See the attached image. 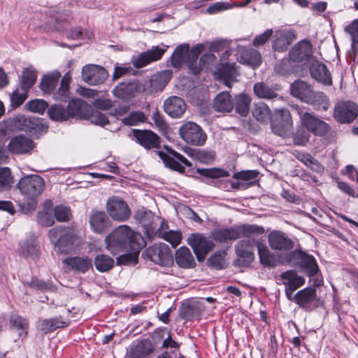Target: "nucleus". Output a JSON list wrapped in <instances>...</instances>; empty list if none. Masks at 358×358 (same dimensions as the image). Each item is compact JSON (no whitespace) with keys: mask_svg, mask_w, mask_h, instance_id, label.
Masks as SVG:
<instances>
[{"mask_svg":"<svg viewBox=\"0 0 358 358\" xmlns=\"http://www.w3.org/2000/svg\"><path fill=\"white\" fill-rule=\"evenodd\" d=\"M358 116V105L353 101L337 103L334 107V117L339 123H350Z\"/></svg>","mask_w":358,"mask_h":358,"instance_id":"10","label":"nucleus"},{"mask_svg":"<svg viewBox=\"0 0 358 358\" xmlns=\"http://www.w3.org/2000/svg\"><path fill=\"white\" fill-rule=\"evenodd\" d=\"M225 257V252H216L208 259V263L212 267L216 269H221L224 266Z\"/></svg>","mask_w":358,"mask_h":358,"instance_id":"55","label":"nucleus"},{"mask_svg":"<svg viewBox=\"0 0 358 358\" xmlns=\"http://www.w3.org/2000/svg\"><path fill=\"white\" fill-rule=\"evenodd\" d=\"M37 221L43 227H50L54 224V218L45 211L38 213Z\"/></svg>","mask_w":358,"mask_h":358,"instance_id":"61","label":"nucleus"},{"mask_svg":"<svg viewBox=\"0 0 358 358\" xmlns=\"http://www.w3.org/2000/svg\"><path fill=\"white\" fill-rule=\"evenodd\" d=\"M187 243L192 248L199 262L203 261L207 253L214 247L211 241L200 234H191L187 238Z\"/></svg>","mask_w":358,"mask_h":358,"instance_id":"14","label":"nucleus"},{"mask_svg":"<svg viewBox=\"0 0 358 358\" xmlns=\"http://www.w3.org/2000/svg\"><path fill=\"white\" fill-rule=\"evenodd\" d=\"M114 264V260L106 255H97L94 259V265L96 269L101 272L109 271Z\"/></svg>","mask_w":358,"mask_h":358,"instance_id":"47","label":"nucleus"},{"mask_svg":"<svg viewBox=\"0 0 358 358\" xmlns=\"http://www.w3.org/2000/svg\"><path fill=\"white\" fill-rule=\"evenodd\" d=\"M110 221L103 211L96 212L91 216V230L94 233L105 232L110 227Z\"/></svg>","mask_w":358,"mask_h":358,"instance_id":"30","label":"nucleus"},{"mask_svg":"<svg viewBox=\"0 0 358 358\" xmlns=\"http://www.w3.org/2000/svg\"><path fill=\"white\" fill-rule=\"evenodd\" d=\"M291 94L293 96L296 97L304 102H307L310 99L313 90L310 85L307 83L299 80H296L291 85Z\"/></svg>","mask_w":358,"mask_h":358,"instance_id":"31","label":"nucleus"},{"mask_svg":"<svg viewBox=\"0 0 358 358\" xmlns=\"http://www.w3.org/2000/svg\"><path fill=\"white\" fill-rule=\"evenodd\" d=\"M259 174V172L255 170L242 171L236 173L234 178L238 180H250L255 179Z\"/></svg>","mask_w":358,"mask_h":358,"instance_id":"64","label":"nucleus"},{"mask_svg":"<svg viewBox=\"0 0 358 358\" xmlns=\"http://www.w3.org/2000/svg\"><path fill=\"white\" fill-rule=\"evenodd\" d=\"M204 49L205 46L203 44L199 43L194 46L190 51L189 50L187 54V64L189 70L194 75L199 74L201 71V66H198L197 64V58Z\"/></svg>","mask_w":358,"mask_h":358,"instance_id":"34","label":"nucleus"},{"mask_svg":"<svg viewBox=\"0 0 358 358\" xmlns=\"http://www.w3.org/2000/svg\"><path fill=\"white\" fill-rule=\"evenodd\" d=\"M35 148V143L31 138L20 134L13 137L6 146L7 152L15 155L30 154Z\"/></svg>","mask_w":358,"mask_h":358,"instance_id":"15","label":"nucleus"},{"mask_svg":"<svg viewBox=\"0 0 358 358\" xmlns=\"http://www.w3.org/2000/svg\"><path fill=\"white\" fill-rule=\"evenodd\" d=\"M48 236L57 252L67 254L79 246L83 240L73 227L57 226L49 230Z\"/></svg>","mask_w":358,"mask_h":358,"instance_id":"2","label":"nucleus"},{"mask_svg":"<svg viewBox=\"0 0 358 358\" xmlns=\"http://www.w3.org/2000/svg\"><path fill=\"white\" fill-rule=\"evenodd\" d=\"M108 77V71L102 66L91 64V85H100Z\"/></svg>","mask_w":358,"mask_h":358,"instance_id":"44","label":"nucleus"},{"mask_svg":"<svg viewBox=\"0 0 358 358\" xmlns=\"http://www.w3.org/2000/svg\"><path fill=\"white\" fill-rule=\"evenodd\" d=\"M252 115L257 121L265 122L271 119V110L265 103L259 102L254 105Z\"/></svg>","mask_w":358,"mask_h":358,"instance_id":"43","label":"nucleus"},{"mask_svg":"<svg viewBox=\"0 0 358 358\" xmlns=\"http://www.w3.org/2000/svg\"><path fill=\"white\" fill-rule=\"evenodd\" d=\"M113 94L119 99H128L135 96L136 88L133 83L123 82L113 90Z\"/></svg>","mask_w":358,"mask_h":358,"instance_id":"38","label":"nucleus"},{"mask_svg":"<svg viewBox=\"0 0 358 358\" xmlns=\"http://www.w3.org/2000/svg\"><path fill=\"white\" fill-rule=\"evenodd\" d=\"M180 134L187 143L196 146L204 145L207 138L201 127L192 122L184 124L180 128Z\"/></svg>","mask_w":358,"mask_h":358,"instance_id":"7","label":"nucleus"},{"mask_svg":"<svg viewBox=\"0 0 358 358\" xmlns=\"http://www.w3.org/2000/svg\"><path fill=\"white\" fill-rule=\"evenodd\" d=\"M109 122L107 117L99 111H94L91 113V123L104 126L108 124Z\"/></svg>","mask_w":358,"mask_h":358,"instance_id":"63","label":"nucleus"},{"mask_svg":"<svg viewBox=\"0 0 358 358\" xmlns=\"http://www.w3.org/2000/svg\"><path fill=\"white\" fill-rule=\"evenodd\" d=\"M280 90L278 85H270L264 82H259L254 85V94L260 99H273L278 96Z\"/></svg>","mask_w":358,"mask_h":358,"instance_id":"29","label":"nucleus"},{"mask_svg":"<svg viewBox=\"0 0 358 358\" xmlns=\"http://www.w3.org/2000/svg\"><path fill=\"white\" fill-rule=\"evenodd\" d=\"M28 92L23 91L19 93L18 90H14L10 94V106L12 108L15 109L21 106L27 99Z\"/></svg>","mask_w":358,"mask_h":358,"instance_id":"57","label":"nucleus"},{"mask_svg":"<svg viewBox=\"0 0 358 358\" xmlns=\"http://www.w3.org/2000/svg\"><path fill=\"white\" fill-rule=\"evenodd\" d=\"M310 132L304 127L297 129L294 137L293 142L296 145H305L310 138Z\"/></svg>","mask_w":358,"mask_h":358,"instance_id":"53","label":"nucleus"},{"mask_svg":"<svg viewBox=\"0 0 358 358\" xmlns=\"http://www.w3.org/2000/svg\"><path fill=\"white\" fill-rule=\"evenodd\" d=\"M157 233L159 237L170 243L173 248L179 245L182 239L181 233L178 231L169 230L163 231L162 230H159Z\"/></svg>","mask_w":358,"mask_h":358,"instance_id":"48","label":"nucleus"},{"mask_svg":"<svg viewBox=\"0 0 358 358\" xmlns=\"http://www.w3.org/2000/svg\"><path fill=\"white\" fill-rule=\"evenodd\" d=\"M238 61L241 64L256 69L262 63V56L256 50L252 48H244L240 50Z\"/></svg>","mask_w":358,"mask_h":358,"instance_id":"28","label":"nucleus"},{"mask_svg":"<svg viewBox=\"0 0 358 358\" xmlns=\"http://www.w3.org/2000/svg\"><path fill=\"white\" fill-rule=\"evenodd\" d=\"M290 42V37L287 33L279 32L277 38L273 41V48L275 50L283 51Z\"/></svg>","mask_w":358,"mask_h":358,"instance_id":"52","label":"nucleus"},{"mask_svg":"<svg viewBox=\"0 0 358 358\" xmlns=\"http://www.w3.org/2000/svg\"><path fill=\"white\" fill-rule=\"evenodd\" d=\"M189 45L187 43L178 45L171 57V65L180 68L185 62L187 63Z\"/></svg>","mask_w":358,"mask_h":358,"instance_id":"37","label":"nucleus"},{"mask_svg":"<svg viewBox=\"0 0 358 358\" xmlns=\"http://www.w3.org/2000/svg\"><path fill=\"white\" fill-rule=\"evenodd\" d=\"M198 172L203 176L210 178H220L229 176V173L224 170H209V169H198Z\"/></svg>","mask_w":358,"mask_h":358,"instance_id":"62","label":"nucleus"},{"mask_svg":"<svg viewBox=\"0 0 358 358\" xmlns=\"http://www.w3.org/2000/svg\"><path fill=\"white\" fill-rule=\"evenodd\" d=\"M158 155L162 159L166 166L179 173L185 172V168L180 164V162L187 166H191V163L180 153L171 150L169 154L159 151Z\"/></svg>","mask_w":358,"mask_h":358,"instance_id":"19","label":"nucleus"},{"mask_svg":"<svg viewBox=\"0 0 358 358\" xmlns=\"http://www.w3.org/2000/svg\"><path fill=\"white\" fill-rule=\"evenodd\" d=\"M317 299L316 289L314 287H306L293 294L291 296V299L289 300L294 301L306 311H310L313 310L314 306H316L315 304L317 303Z\"/></svg>","mask_w":358,"mask_h":358,"instance_id":"17","label":"nucleus"},{"mask_svg":"<svg viewBox=\"0 0 358 358\" xmlns=\"http://www.w3.org/2000/svg\"><path fill=\"white\" fill-rule=\"evenodd\" d=\"M251 103L250 97L245 94H240L236 96L235 110L240 115L245 117L249 113V108Z\"/></svg>","mask_w":358,"mask_h":358,"instance_id":"42","label":"nucleus"},{"mask_svg":"<svg viewBox=\"0 0 358 358\" xmlns=\"http://www.w3.org/2000/svg\"><path fill=\"white\" fill-rule=\"evenodd\" d=\"M48 107V103L43 99L31 100L24 105V108L27 110L39 114H43Z\"/></svg>","mask_w":358,"mask_h":358,"instance_id":"50","label":"nucleus"},{"mask_svg":"<svg viewBox=\"0 0 358 358\" xmlns=\"http://www.w3.org/2000/svg\"><path fill=\"white\" fill-rule=\"evenodd\" d=\"M313 50L311 43L303 40L296 44L289 53V59L294 62H303L308 61L312 56Z\"/></svg>","mask_w":358,"mask_h":358,"instance_id":"21","label":"nucleus"},{"mask_svg":"<svg viewBox=\"0 0 358 358\" xmlns=\"http://www.w3.org/2000/svg\"><path fill=\"white\" fill-rule=\"evenodd\" d=\"M213 108L217 112H230L234 108V102L229 92H222L214 99Z\"/></svg>","mask_w":358,"mask_h":358,"instance_id":"32","label":"nucleus"},{"mask_svg":"<svg viewBox=\"0 0 358 358\" xmlns=\"http://www.w3.org/2000/svg\"><path fill=\"white\" fill-rule=\"evenodd\" d=\"M296 110L299 116L301 126L310 133L320 137L328 133L329 130V124L319 117L300 108H296Z\"/></svg>","mask_w":358,"mask_h":358,"instance_id":"5","label":"nucleus"},{"mask_svg":"<svg viewBox=\"0 0 358 358\" xmlns=\"http://www.w3.org/2000/svg\"><path fill=\"white\" fill-rule=\"evenodd\" d=\"M270 247L275 250H289L293 248V241L282 231H273L268 234Z\"/></svg>","mask_w":358,"mask_h":358,"instance_id":"22","label":"nucleus"},{"mask_svg":"<svg viewBox=\"0 0 358 358\" xmlns=\"http://www.w3.org/2000/svg\"><path fill=\"white\" fill-rule=\"evenodd\" d=\"M55 217L59 222H67L70 220L71 212L69 207L59 205L55 208Z\"/></svg>","mask_w":358,"mask_h":358,"instance_id":"56","label":"nucleus"},{"mask_svg":"<svg viewBox=\"0 0 358 358\" xmlns=\"http://www.w3.org/2000/svg\"><path fill=\"white\" fill-rule=\"evenodd\" d=\"M10 322L11 327L19 331L18 334L20 336H26L27 334L28 322L25 318L19 315H13L10 317Z\"/></svg>","mask_w":358,"mask_h":358,"instance_id":"46","label":"nucleus"},{"mask_svg":"<svg viewBox=\"0 0 358 358\" xmlns=\"http://www.w3.org/2000/svg\"><path fill=\"white\" fill-rule=\"evenodd\" d=\"M61 73L59 71H54L44 75L40 83V88L44 93L52 92L58 85Z\"/></svg>","mask_w":358,"mask_h":358,"instance_id":"36","label":"nucleus"},{"mask_svg":"<svg viewBox=\"0 0 358 358\" xmlns=\"http://www.w3.org/2000/svg\"><path fill=\"white\" fill-rule=\"evenodd\" d=\"M177 264L184 268H192L196 265L194 257L187 247H180L176 252Z\"/></svg>","mask_w":358,"mask_h":358,"instance_id":"33","label":"nucleus"},{"mask_svg":"<svg viewBox=\"0 0 358 358\" xmlns=\"http://www.w3.org/2000/svg\"><path fill=\"white\" fill-rule=\"evenodd\" d=\"M276 117L271 121L272 131L280 136L285 137L293 127L290 112L287 109L278 110Z\"/></svg>","mask_w":358,"mask_h":358,"instance_id":"12","label":"nucleus"},{"mask_svg":"<svg viewBox=\"0 0 358 358\" xmlns=\"http://www.w3.org/2000/svg\"><path fill=\"white\" fill-rule=\"evenodd\" d=\"M13 176L9 168H0V190H6L13 184Z\"/></svg>","mask_w":358,"mask_h":358,"instance_id":"51","label":"nucleus"},{"mask_svg":"<svg viewBox=\"0 0 358 358\" xmlns=\"http://www.w3.org/2000/svg\"><path fill=\"white\" fill-rule=\"evenodd\" d=\"M264 231V229L262 227H259L257 225H246L243 227V235L248 238H255L253 236L254 234H262Z\"/></svg>","mask_w":358,"mask_h":358,"instance_id":"60","label":"nucleus"},{"mask_svg":"<svg viewBox=\"0 0 358 358\" xmlns=\"http://www.w3.org/2000/svg\"><path fill=\"white\" fill-rule=\"evenodd\" d=\"M37 80V71L33 66L24 69L20 80L22 91L28 92Z\"/></svg>","mask_w":358,"mask_h":358,"instance_id":"35","label":"nucleus"},{"mask_svg":"<svg viewBox=\"0 0 358 358\" xmlns=\"http://www.w3.org/2000/svg\"><path fill=\"white\" fill-rule=\"evenodd\" d=\"M17 253L20 257L36 262L41 255V246L35 236H29L18 243Z\"/></svg>","mask_w":358,"mask_h":358,"instance_id":"11","label":"nucleus"},{"mask_svg":"<svg viewBox=\"0 0 358 358\" xmlns=\"http://www.w3.org/2000/svg\"><path fill=\"white\" fill-rule=\"evenodd\" d=\"M232 8H234V6L228 2L218 1L208 6L206 9V12L208 14L212 15L220 11L231 9Z\"/></svg>","mask_w":358,"mask_h":358,"instance_id":"58","label":"nucleus"},{"mask_svg":"<svg viewBox=\"0 0 358 358\" xmlns=\"http://www.w3.org/2000/svg\"><path fill=\"white\" fill-rule=\"evenodd\" d=\"M145 255L152 262L162 266H169L173 262L171 251L165 243L154 244L146 249Z\"/></svg>","mask_w":358,"mask_h":358,"instance_id":"8","label":"nucleus"},{"mask_svg":"<svg viewBox=\"0 0 358 358\" xmlns=\"http://www.w3.org/2000/svg\"><path fill=\"white\" fill-rule=\"evenodd\" d=\"M273 33V29H268L264 33L255 36L252 41L253 45L255 47H259L264 45L269 40Z\"/></svg>","mask_w":358,"mask_h":358,"instance_id":"59","label":"nucleus"},{"mask_svg":"<svg viewBox=\"0 0 358 358\" xmlns=\"http://www.w3.org/2000/svg\"><path fill=\"white\" fill-rule=\"evenodd\" d=\"M238 75V73L234 63L222 64L217 68V71L215 72L216 78L222 81L229 87H231V83L236 80Z\"/></svg>","mask_w":358,"mask_h":358,"instance_id":"24","label":"nucleus"},{"mask_svg":"<svg viewBox=\"0 0 358 358\" xmlns=\"http://www.w3.org/2000/svg\"><path fill=\"white\" fill-rule=\"evenodd\" d=\"M192 158L203 164H208L214 159V155L208 152L199 149H190L187 152Z\"/></svg>","mask_w":358,"mask_h":358,"instance_id":"49","label":"nucleus"},{"mask_svg":"<svg viewBox=\"0 0 358 358\" xmlns=\"http://www.w3.org/2000/svg\"><path fill=\"white\" fill-rule=\"evenodd\" d=\"M257 250L262 265L270 268L275 266V257L265 244L259 241V243L257 245Z\"/></svg>","mask_w":358,"mask_h":358,"instance_id":"39","label":"nucleus"},{"mask_svg":"<svg viewBox=\"0 0 358 358\" xmlns=\"http://www.w3.org/2000/svg\"><path fill=\"white\" fill-rule=\"evenodd\" d=\"M308 104L317 106L324 110H327L329 106V101L327 96L321 92H313L310 99L306 102Z\"/></svg>","mask_w":358,"mask_h":358,"instance_id":"45","label":"nucleus"},{"mask_svg":"<svg viewBox=\"0 0 358 358\" xmlns=\"http://www.w3.org/2000/svg\"><path fill=\"white\" fill-rule=\"evenodd\" d=\"M259 241L256 238H248L239 241L235 245L237 258L234 264L237 266H247L255 259V248Z\"/></svg>","mask_w":358,"mask_h":358,"instance_id":"6","label":"nucleus"},{"mask_svg":"<svg viewBox=\"0 0 358 358\" xmlns=\"http://www.w3.org/2000/svg\"><path fill=\"white\" fill-rule=\"evenodd\" d=\"M310 73L311 77L317 82L324 85H332V78L329 69L326 65L319 61H315L311 64Z\"/></svg>","mask_w":358,"mask_h":358,"instance_id":"23","label":"nucleus"},{"mask_svg":"<svg viewBox=\"0 0 358 358\" xmlns=\"http://www.w3.org/2000/svg\"><path fill=\"white\" fill-rule=\"evenodd\" d=\"M136 141L144 148L150 150L160 145L159 137L151 130H133Z\"/></svg>","mask_w":358,"mask_h":358,"instance_id":"20","label":"nucleus"},{"mask_svg":"<svg viewBox=\"0 0 358 358\" xmlns=\"http://www.w3.org/2000/svg\"><path fill=\"white\" fill-rule=\"evenodd\" d=\"M105 241L106 248L113 255L124 250L133 251L131 255H122L117 259L121 264H128L131 260H135L144 245L143 236L127 225L115 228L106 237Z\"/></svg>","mask_w":358,"mask_h":358,"instance_id":"1","label":"nucleus"},{"mask_svg":"<svg viewBox=\"0 0 358 358\" xmlns=\"http://www.w3.org/2000/svg\"><path fill=\"white\" fill-rule=\"evenodd\" d=\"M145 116L143 112L135 111L131 113L127 117L122 120L125 125H137L138 123L144 122L145 121Z\"/></svg>","mask_w":358,"mask_h":358,"instance_id":"54","label":"nucleus"},{"mask_svg":"<svg viewBox=\"0 0 358 358\" xmlns=\"http://www.w3.org/2000/svg\"><path fill=\"white\" fill-rule=\"evenodd\" d=\"M280 278L282 284L285 286V293L288 299H291L294 292L305 283L304 278L298 275L294 270H288L281 273Z\"/></svg>","mask_w":358,"mask_h":358,"instance_id":"16","label":"nucleus"},{"mask_svg":"<svg viewBox=\"0 0 358 358\" xmlns=\"http://www.w3.org/2000/svg\"><path fill=\"white\" fill-rule=\"evenodd\" d=\"M155 350L154 345L149 339H143L130 348L128 358H145Z\"/></svg>","mask_w":358,"mask_h":358,"instance_id":"26","label":"nucleus"},{"mask_svg":"<svg viewBox=\"0 0 358 358\" xmlns=\"http://www.w3.org/2000/svg\"><path fill=\"white\" fill-rule=\"evenodd\" d=\"M106 210L113 220L119 222L128 220L131 215V210L128 205L118 196H113L108 200Z\"/></svg>","mask_w":358,"mask_h":358,"instance_id":"13","label":"nucleus"},{"mask_svg":"<svg viewBox=\"0 0 358 358\" xmlns=\"http://www.w3.org/2000/svg\"><path fill=\"white\" fill-rule=\"evenodd\" d=\"M241 236L240 231L235 229H219L213 233L214 239L220 243L234 241Z\"/></svg>","mask_w":358,"mask_h":358,"instance_id":"41","label":"nucleus"},{"mask_svg":"<svg viewBox=\"0 0 358 358\" xmlns=\"http://www.w3.org/2000/svg\"><path fill=\"white\" fill-rule=\"evenodd\" d=\"M48 115L51 120L57 122L74 117L90 120V105L81 99H75L70 101L66 107L57 104L51 106L48 110Z\"/></svg>","mask_w":358,"mask_h":358,"instance_id":"3","label":"nucleus"},{"mask_svg":"<svg viewBox=\"0 0 358 358\" xmlns=\"http://www.w3.org/2000/svg\"><path fill=\"white\" fill-rule=\"evenodd\" d=\"M294 259L298 260V264L303 268L309 275H315L318 271V266L315 258L301 251H295L292 254Z\"/></svg>","mask_w":358,"mask_h":358,"instance_id":"27","label":"nucleus"},{"mask_svg":"<svg viewBox=\"0 0 358 358\" xmlns=\"http://www.w3.org/2000/svg\"><path fill=\"white\" fill-rule=\"evenodd\" d=\"M64 263L71 269L78 272L85 273L89 268L90 262L87 257H73L64 260Z\"/></svg>","mask_w":358,"mask_h":358,"instance_id":"40","label":"nucleus"},{"mask_svg":"<svg viewBox=\"0 0 358 358\" xmlns=\"http://www.w3.org/2000/svg\"><path fill=\"white\" fill-rule=\"evenodd\" d=\"M164 111L173 117H179L186 110L184 100L176 96H173L164 101Z\"/></svg>","mask_w":358,"mask_h":358,"instance_id":"25","label":"nucleus"},{"mask_svg":"<svg viewBox=\"0 0 358 358\" xmlns=\"http://www.w3.org/2000/svg\"><path fill=\"white\" fill-rule=\"evenodd\" d=\"M166 48H161L159 46H153L151 50L142 52L131 59V63L136 68H142L151 62L159 60L165 53Z\"/></svg>","mask_w":358,"mask_h":358,"instance_id":"18","label":"nucleus"},{"mask_svg":"<svg viewBox=\"0 0 358 358\" xmlns=\"http://www.w3.org/2000/svg\"><path fill=\"white\" fill-rule=\"evenodd\" d=\"M21 194L24 196L27 210H34L37 205V198L45 188V182L38 175L26 176L20 179L17 184Z\"/></svg>","mask_w":358,"mask_h":358,"instance_id":"4","label":"nucleus"},{"mask_svg":"<svg viewBox=\"0 0 358 358\" xmlns=\"http://www.w3.org/2000/svg\"><path fill=\"white\" fill-rule=\"evenodd\" d=\"M15 126L20 131L36 135L45 131L48 127L43 124V120L34 116L17 115L13 119Z\"/></svg>","mask_w":358,"mask_h":358,"instance_id":"9","label":"nucleus"}]
</instances>
